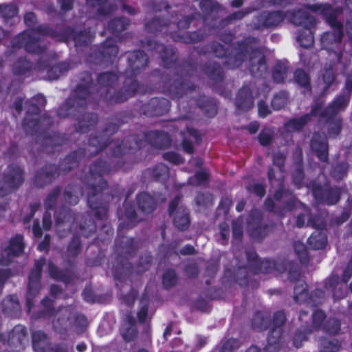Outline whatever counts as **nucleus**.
<instances>
[{
  "label": "nucleus",
  "mask_w": 352,
  "mask_h": 352,
  "mask_svg": "<svg viewBox=\"0 0 352 352\" xmlns=\"http://www.w3.org/2000/svg\"><path fill=\"white\" fill-rule=\"evenodd\" d=\"M170 106V102L168 99L155 97L143 103L140 107L139 113L147 117H160L168 113Z\"/></svg>",
  "instance_id": "25"
},
{
  "label": "nucleus",
  "mask_w": 352,
  "mask_h": 352,
  "mask_svg": "<svg viewBox=\"0 0 352 352\" xmlns=\"http://www.w3.org/2000/svg\"><path fill=\"white\" fill-rule=\"evenodd\" d=\"M148 143L157 148L165 149L171 144L169 134L164 131H148L125 137L111 149L112 157L117 158L126 153H133L144 147Z\"/></svg>",
  "instance_id": "5"
},
{
  "label": "nucleus",
  "mask_w": 352,
  "mask_h": 352,
  "mask_svg": "<svg viewBox=\"0 0 352 352\" xmlns=\"http://www.w3.org/2000/svg\"><path fill=\"white\" fill-rule=\"evenodd\" d=\"M20 309V304L16 295H9L2 302L3 312L8 315H12Z\"/></svg>",
  "instance_id": "57"
},
{
  "label": "nucleus",
  "mask_w": 352,
  "mask_h": 352,
  "mask_svg": "<svg viewBox=\"0 0 352 352\" xmlns=\"http://www.w3.org/2000/svg\"><path fill=\"white\" fill-rule=\"evenodd\" d=\"M308 187L311 189L314 199L319 204L334 206L338 204L341 199L342 189L338 186H331L329 183L322 185L312 181Z\"/></svg>",
  "instance_id": "15"
},
{
  "label": "nucleus",
  "mask_w": 352,
  "mask_h": 352,
  "mask_svg": "<svg viewBox=\"0 0 352 352\" xmlns=\"http://www.w3.org/2000/svg\"><path fill=\"white\" fill-rule=\"evenodd\" d=\"M175 69L172 78L163 87V92L173 100L182 98L197 88V85L190 80L197 70L193 63L189 60H184Z\"/></svg>",
  "instance_id": "8"
},
{
  "label": "nucleus",
  "mask_w": 352,
  "mask_h": 352,
  "mask_svg": "<svg viewBox=\"0 0 352 352\" xmlns=\"http://www.w3.org/2000/svg\"><path fill=\"white\" fill-rule=\"evenodd\" d=\"M341 348L342 344L336 338L329 339L325 337H322L320 339V352H339Z\"/></svg>",
  "instance_id": "55"
},
{
  "label": "nucleus",
  "mask_w": 352,
  "mask_h": 352,
  "mask_svg": "<svg viewBox=\"0 0 352 352\" xmlns=\"http://www.w3.org/2000/svg\"><path fill=\"white\" fill-rule=\"evenodd\" d=\"M206 34L201 30H198L192 32H186L183 34L173 32L171 38L176 42L186 44H193L201 42L205 39Z\"/></svg>",
  "instance_id": "37"
},
{
  "label": "nucleus",
  "mask_w": 352,
  "mask_h": 352,
  "mask_svg": "<svg viewBox=\"0 0 352 352\" xmlns=\"http://www.w3.org/2000/svg\"><path fill=\"white\" fill-rule=\"evenodd\" d=\"M111 171L110 163L98 158L90 164L88 172L81 179L85 184L87 205L99 220L107 217L109 201L113 199V195L106 192L108 183L104 178Z\"/></svg>",
  "instance_id": "3"
},
{
  "label": "nucleus",
  "mask_w": 352,
  "mask_h": 352,
  "mask_svg": "<svg viewBox=\"0 0 352 352\" xmlns=\"http://www.w3.org/2000/svg\"><path fill=\"white\" fill-rule=\"evenodd\" d=\"M310 146L320 162H329V144L324 135L315 133L311 140Z\"/></svg>",
  "instance_id": "29"
},
{
  "label": "nucleus",
  "mask_w": 352,
  "mask_h": 352,
  "mask_svg": "<svg viewBox=\"0 0 352 352\" xmlns=\"http://www.w3.org/2000/svg\"><path fill=\"white\" fill-rule=\"evenodd\" d=\"M40 41L38 36L29 30H24L12 39L11 45L13 49L23 48L28 53L41 55L46 51V47L41 45Z\"/></svg>",
  "instance_id": "19"
},
{
  "label": "nucleus",
  "mask_w": 352,
  "mask_h": 352,
  "mask_svg": "<svg viewBox=\"0 0 352 352\" xmlns=\"http://www.w3.org/2000/svg\"><path fill=\"white\" fill-rule=\"evenodd\" d=\"M130 25V21L122 16L115 17L111 19L107 24L109 32L113 35H118L127 29Z\"/></svg>",
  "instance_id": "52"
},
{
  "label": "nucleus",
  "mask_w": 352,
  "mask_h": 352,
  "mask_svg": "<svg viewBox=\"0 0 352 352\" xmlns=\"http://www.w3.org/2000/svg\"><path fill=\"white\" fill-rule=\"evenodd\" d=\"M174 226L179 231H186L191 224L190 213L188 208L180 206L172 216Z\"/></svg>",
  "instance_id": "34"
},
{
  "label": "nucleus",
  "mask_w": 352,
  "mask_h": 352,
  "mask_svg": "<svg viewBox=\"0 0 352 352\" xmlns=\"http://www.w3.org/2000/svg\"><path fill=\"white\" fill-rule=\"evenodd\" d=\"M344 31L334 30L326 32L322 34L320 38L322 48L332 52L338 60H340L343 55L344 48L342 38Z\"/></svg>",
  "instance_id": "24"
},
{
  "label": "nucleus",
  "mask_w": 352,
  "mask_h": 352,
  "mask_svg": "<svg viewBox=\"0 0 352 352\" xmlns=\"http://www.w3.org/2000/svg\"><path fill=\"white\" fill-rule=\"evenodd\" d=\"M297 202L298 199L293 191L285 188L281 183L274 193L273 198H266L264 208L267 212L283 216L288 212L293 211L296 207Z\"/></svg>",
  "instance_id": "10"
},
{
  "label": "nucleus",
  "mask_w": 352,
  "mask_h": 352,
  "mask_svg": "<svg viewBox=\"0 0 352 352\" xmlns=\"http://www.w3.org/2000/svg\"><path fill=\"white\" fill-rule=\"evenodd\" d=\"M286 271L288 272V279L290 282H296L295 285H296L298 282L302 281L299 279L301 272L298 264L296 261L289 260L281 261V266L280 268H278V272L283 273Z\"/></svg>",
  "instance_id": "38"
},
{
  "label": "nucleus",
  "mask_w": 352,
  "mask_h": 352,
  "mask_svg": "<svg viewBox=\"0 0 352 352\" xmlns=\"http://www.w3.org/2000/svg\"><path fill=\"white\" fill-rule=\"evenodd\" d=\"M24 237L21 234H16L11 237L9 244L0 256V265L8 266L14 258L19 256L25 249Z\"/></svg>",
  "instance_id": "26"
},
{
  "label": "nucleus",
  "mask_w": 352,
  "mask_h": 352,
  "mask_svg": "<svg viewBox=\"0 0 352 352\" xmlns=\"http://www.w3.org/2000/svg\"><path fill=\"white\" fill-rule=\"evenodd\" d=\"M258 38L253 36L245 37L237 41L232 52L220 43H210V48L214 56L219 58H226V65L230 69L241 67L249 56V71L254 77H262L267 70L266 57L260 47H252Z\"/></svg>",
  "instance_id": "2"
},
{
  "label": "nucleus",
  "mask_w": 352,
  "mask_h": 352,
  "mask_svg": "<svg viewBox=\"0 0 352 352\" xmlns=\"http://www.w3.org/2000/svg\"><path fill=\"white\" fill-rule=\"evenodd\" d=\"M32 345L35 352H70L66 343L52 344L49 342L47 335L41 330L32 332Z\"/></svg>",
  "instance_id": "23"
},
{
  "label": "nucleus",
  "mask_w": 352,
  "mask_h": 352,
  "mask_svg": "<svg viewBox=\"0 0 352 352\" xmlns=\"http://www.w3.org/2000/svg\"><path fill=\"white\" fill-rule=\"evenodd\" d=\"M126 220L120 223L118 228V236L115 239L114 252L116 254L113 264L112 273L115 280L123 282L132 272L133 265L129 261L138 250V242L133 237L125 236V230L131 229L138 223V214L135 206L123 203Z\"/></svg>",
  "instance_id": "4"
},
{
  "label": "nucleus",
  "mask_w": 352,
  "mask_h": 352,
  "mask_svg": "<svg viewBox=\"0 0 352 352\" xmlns=\"http://www.w3.org/2000/svg\"><path fill=\"white\" fill-rule=\"evenodd\" d=\"M33 65L25 57L21 56L14 63L12 71L14 75L17 76H25L30 74L32 69Z\"/></svg>",
  "instance_id": "51"
},
{
  "label": "nucleus",
  "mask_w": 352,
  "mask_h": 352,
  "mask_svg": "<svg viewBox=\"0 0 352 352\" xmlns=\"http://www.w3.org/2000/svg\"><path fill=\"white\" fill-rule=\"evenodd\" d=\"M289 100V92L285 90H280L276 93L271 101V106L274 110L278 111L284 108Z\"/></svg>",
  "instance_id": "60"
},
{
  "label": "nucleus",
  "mask_w": 352,
  "mask_h": 352,
  "mask_svg": "<svg viewBox=\"0 0 352 352\" xmlns=\"http://www.w3.org/2000/svg\"><path fill=\"white\" fill-rule=\"evenodd\" d=\"M286 321L287 316L283 310L276 311L271 317V326L267 338V343L268 346L273 347L274 350L279 349Z\"/></svg>",
  "instance_id": "22"
},
{
  "label": "nucleus",
  "mask_w": 352,
  "mask_h": 352,
  "mask_svg": "<svg viewBox=\"0 0 352 352\" xmlns=\"http://www.w3.org/2000/svg\"><path fill=\"white\" fill-rule=\"evenodd\" d=\"M168 25V23L164 18L156 16L145 23V29L149 32L155 33L162 32L163 28Z\"/></svg>",
  "instance_id": "59"
},
{
  "label": "nucleus",
  "mask_w": 352,
  "mask_h": 352,
  "mask_svg": "<svg viewBox=\"0 0 352 352\" xmlns=\"http://www.w3.org/2000/svg\"><path fill=\"white\" fill-rule=\"evenodd\" d=\"M282 10L263 12L254 16L250 23L252 30L263 31L276 28L286 17L289 19L291 12Z\"/></svg>",
  "instance_id": "18"
},
{
  "label": "nucleus",
  "mask_w": 352,
  "mask_h": 352,
  "mask_svg": "<svg viewBox=\"0 0 352 352\" xmlns=\"http://www.w3.org/2000/svg\"><path fill=\"white\" fill-rule=\"evenodd\" d=\"M47 272L50 277L56 281H61L65 284H69L72 281L71 276L51 261L47 263Z\"/></svg>",
  "instance_id": "49"
},
{
  "label": "nucleus",
  "mask_w": 352,
  "mask_h": 352,
  "mask_svg": "<svg viewBox=\"0 0 352 352\" xmlns=\"http://www.w3.org/2000/svg\"><path fill=\"white\" fill-rule=\"evenodd\" d=\"M86 155L85 148H79L67 155L58 165L46 164L36 170L34 178V185L38 188H43L50 184L60 174H65L77 167L81 159Z\"/></svg>",
  "instance_id": "9"
},
{
  "label": "nucleus",
  "mask_w": 352,
  "mask_h": 352,
  "mask_svg": "<svg viewBox=\"0 0 352 352\" xmlns=\"http://www.w3.org/2000/svg\"><path fill=\"white\" fill-rule=\"evenodd\" d=\"M338 73L335 68V64L326 63L321 70L320 78L324 84L322 94H325L329 89L336 82Z\"/></svg>",
  "instance_id": "39"
},
{
  "label": "nucleus",
  "mask_w": 352,
  "mask_h": 352,
  "mask_svg": "<svg viewBox=\"0 0 352 352\" xmlns=\"http://www.w3.org/2000/svg\"><path fill=\"white\" fill-rule=\"evenodd\" d=\"M41 304L43 309L34 313V318L36 319L50 318L56 315V311L54 307V300L45 296L41 300Z\"/></svg>",
  "instance_id": "45"
},
{
  "label": "nucleus",
  "mask_w": 352,
  "mask_h": 352,
  "mask_svg": "<svg viewBox=\"0 0 352 352\" xmlns=\"http://www.w3.org/2000/svg\"><path fill=\"white\" fill-rule=\"evenodd\" d=\"M72 39L76 47H85L90 42V34L87 30L72 31Z\"/></svg>",
  "instance_id": "62"
},
{
  "label": "nucleus",
  "mask_w": 352,
  "mask_h": 352,
  "mask_svg": "<svg viewBox=\"0 0 352 352\" xmlns=\"http://www.w3.org/2000/svg\"><path fill=\"white\" fill-rule=\"evenodd\" d=\"M98 52L101 60L108 61L118 55V47L116 44L107 41L101 45Z\"/></svg>",
  "instance_id": "53"
},
{
  "label": "nucleus",
  "mask_w": 352,
  "mask_h": 352,
  "mask_svg": "<svg viewBox=\"0 0 352 352\" xmlns=\"http://www.w3.org/2000/svg\"><path fill=\"white\" fill-rule=\"evenodd\" d=\"M311 333V329L305 326L301 322L300 327L298 328L293 337V344L296 348H300L302 345V342L306 341L307 336Z\"/></svg>",
  "instance_id": "58"
},
{
  "label": "nucleus",
  "mask_w": 352,
  "mask_h": 352,
  "mask_svg": "<svg viewBox=\"0 0 352 352\" xmlns=\"http://www.w3.org/2000/svg\"><path fill=\"white\" fill-rule=\"evenodd\" d=\"M36 67L38 71L47 69V77L50 80H57L62 76H65L71 69V64L69 62L62 61L49 67L48 62L43 57H40L36 62Z\"/></svg>",
  "instance_id": "28"
},
{
  "label": "nucleus",
  "mask_w": 352,
  "mask_h": 352,
  "mask_svg": "<svg viewBox=\"0 0 352 352\" xmlns=\"http://www.w3.org/2000/svg\"><path fill=\"white\" fill-rule=\"evenodd\" d=\"M324 292L320 289H315L309 294L307 284L300 281L294 288V300L296 303L305 304L310 307H317L322 303Z\"/></svg>",
  "instance_id": "21"
},
{
  "label": "nucleus",
  "mask_w": 352,
  "mask_h": 352,
  "mask_svg": "<svg viewBox=\"0 0 352 352\" xmlns=\"http://www.w3.org/2000/svg\"><path fill=\"white\" fill-rule=\"evenodd\" d=\"M128 118L129 116L124 115L122 113H117L111 118L113 121L107 123L99 135H89L88 144L95 148L94 154L104 150L111 143V136L128 122Z\"/></svg>",
  "instance_id": "12"
},
{
  "label": "nucleus",
  "mask_w": 352,
  "mask_h": 352,
  "mask_svg": "<svg viewBox=\"0 0 352 352\" xmlns=\"http://www.w3.org/2000/svg\"><path fill=\"white\" fill-rule=\"evenodd\" d=\"M271 326V314L267 311H256L252 318V327L258 331H265Z\"/></svg>",
  "instance_id": "40"
},
{
  "label": "nucleus",
  "mask_w": 352,
  "mask_h": 352,
  "mask_svg": "<svg viewBox=\"0 0 352 352\" xmlns=\"http://www.w3.org/2000/svg\"><path fill=\"white\" fill-rule=\"evenodd\" d=\"M281 261H271L270 259H265L259 261L258 265L256 266L252 271L253 274H258L260 273L270 274L274 271L278 272V268H280Z\"/></svg>",
  "instance_id": "48"
},
{
  "label": "nucleus",
  "mask_w": 352,
  "mask_h": 352,
  "mask_svg": "<svg viewBox=\"0 0 352 352\" xmlns=\"http://www.w3.org/2000/svg\"><path fill=\"white\" fill-rule=\"evenodd\" d=\"M197 106L208 118H214L218 112V104L214 98L199 96L195 100Z\"/></svg>",
  "instance_id": "35"
},
{
  "label": "nucleus",
  "mask_w": 352,
  "mask_h": 352,
  "mask_svg": "<svg viewBox=\"0 0 352 352\" xmlns=\"http://www.w3.org/2000/svg\"><path fill=\"white\" fill-rule=\"evenodd\" d=\"M27 336L28 331L25 327L16 325L8 333V344L21 345Z\"/></svg>",
  "instance_id": "47"
},
{
  "label": "nucleus",
  "mask_w": 352,
  "mask_h": 352,
  "mask_svg": "<svg viewBox=\"0 0 352 352\" xmlns=\"http://www.w3.org/2000/svg\"><path fill=\"white\" fill-rule=\"evenodd\" d=\"M201 70L214 84L222 83L224 80L223 69L215 61L206 63L202 66Z\"/></svg>",
  "instance_id": "33"
},
{
  "label": "nucleus",
  "mask_w": 352,
  "mask_h": 352,
  "mask_svg": "<svg viewBox=\"0 0 352 352\" xmlns=\"http://www.w3.org/2000/svg\"><path fill=\"white\" fill-rule=\"evenodd\" d=\"M0 6V16L3 18L5 23H8L10 19L14 18L19 13V9L15 5L1 3Z\"/></svg>",
  "instance_id": "64"
},
{
  "label": "nucleus",
  "mask_w": 352,
  "mask_h": 352,
  "mask_svg": "<svg viewBox=\"0 0 352 352\" xmlns=\"http://www.w3.org/2000/svg\"><path fill=\"white\" fill-rule=\"evenodd\" d=\"M138 209L144 214L152 213L157 208V200L146 192H140L136 195Z\"/></svg>",
  "instance_id": "36"
},
{
  "label": "nucleus",
  "mask_w": 352,
  "mask_h": 352,
  "mask_svg": "<svg viewBox=\"0 0 352 352\" xmlns=\"http://www.w3.org/2000/svg\"><path fill=\"white\" fill-rule=\"evenodd\" d=\"M350 102V96L340 94L337 96L324 109L322 107L324 101L315 100L308 113L310 120L312 116H318L320 120L328 124L327 133L331 138H336L342 131V118L339 115L340 111H344Z\"/></svg>",
  "instance_id": "6"
},
{
  "label": "nucleus",
  "mask_w": 352,
  "mask_h": 352,
  "mask_svg": "<svg viewBox=\"0 0 352 352\" xmlns=\"http://www.w3.org/2000/svg\"><path fill=\"white\" fill-rule=\"evenodd\" d=\"M263 213L256 208L252 209L250 212L247 226L250 236L255 241L261 242L270 232H272L274 223H262Z\"/></svg>",
  "instance_id": "17"
},
{
  "label": "nucleus",
  "mask_w": 352,
  "mask_h": 352,
  "mask_svg": "<svg viewBox=\"0 0 352 352\" xmlns=\"http://www.w3.org/2000/svg\"><path fill=\"white\" fill-rule=\"evenodd\" d=\"M179 282V276L176 271L173 268L166 269L162 277V283L164 289L170 290L175 287Z\"/></svg>",
  "instance_id": "54"
},
{
  "label": "nucleus",
  "mask_w": 352,
  "mask_h": 352,
  "mask_svg": "<svg viewBox=\"0 0 352 352\" xmlns=\"http://www.w3.org/2000/svg\"><path fill=\"white\" fill-rule=\"evenodd\" d=\"M80 220L79 229L80 234L85 238L91 236L96 231V224L87 214H76L71 208L60 207L55 214L56 225L65 223L74 224Z\"/></svg>",
  "instance_id": "13"
},
{
  "label": "nucleus",
  "mask_w": 352,
  "mask_h": 352,
  "mask_svg": "<svg viewBox=\"0 0 352 352\" xmlns=\"http://www.w3.org/2000/svg\"><path fill=\"white\" fill-rule=\"evenodd\" d=\"M310 122L309 114H304L299 118H294L284 124V128L287 132L300 131Z\"/></svg>",
  "instance_id": "46"
},
{
  "label": "nucleus",
  "mask_w": 352,
  "mask_h": 352,
  "mask_svg": "<svg viewBox=\"0 0 352 352\" xmlns=\"http://www.w3.org/2000/svg\"><path fill=\"white\" fill-rule=\"evenodd\" d=\"M97 82L101 87L105 88V91L114 87L118 83L119 76L114 72H104L97 76Z\"/></svg>",
  "instance_id": "43"
},
{
  "label": "nucleus",
  "mask_w": 352,
  "mask_h": 352,
  "mask_svg": "<svg viewBox=\"0 0 352 352\" xmlns=\"http://www.w3.org/2000/svg\"><path fill=\"white\" fill-rule=\"evenodd\" d=\"M142 45L146 50L160 54L164 67L170 69L175 65L176 61L178 59L176 48L172 46L164 45L153 38H147L146 41H142Z\"/></svg>",
  "instance_id": "20"
},
{
  "label": "nucleus",
  "mask_w": 352,
  "mask_h": 352,
  "mask_svg": "<svg viewBox=\"0 0 352 352\" xmlns=\"http://www.w3.org/2000/svg\"><path fill=\"white\" fill-rule=\"evenodd\" d=\"M127 61L126 77L136 79V76L148 66V56L143 50H137L129 54Z\"/></svg>",
  "instance_id": "27"
},
{
  "label": "nucleus",
  "mask_w": 352,
  "mask_h": 352,
  "mask_svg": "<svg viewBox=\"0 0 352 352\" xmlns=\"http://www.w3.org/2000/svg\"><path fill=\"white\" fill-rule=\"evenodd\" d=\"M25 116L22 120V127L26 135H42L53 125V119L47 113L40 116L41 108L47 104V100L42 94H37L25 102Z\"/></svg>",
  "instance_id": "7"
},
{
  "label": "nucleus",
  "mask_w": 352,
  "mask_h": 352,
  "mask_svg": "<svg viewBox=\"0 0 352 352\" xmlns=\"http://www.w3.org/2000/svg\"><path fill=\"white\" fill-rule=\"evenodd\" d=\"M254 97L249 86L243 85L239 90L236 99L235 107L237 111L246 112L253 107Z\"/></svg>",
  "instance_id": "31"
},
{
  "label": "nucleus",
  "mask_w": 352,
  "mask_h": 352,
  "mask_svg": "<svg viewBox=\"0 0 352 352\" xmlns=\"http://www.w3.org/2000/svg\"><path fill=\"white\" fill-rule=\"evenodd\" d=\"M294 81L302 89L304 94L311 93L310 76L305 72L304 69L298 68L295 70L294 73Z\"/></svg>",
  "instance_id": "42"
},
{
  "label": "nucleus",
  "mask_w": 352,
  "mask_h": 352,
  "mask_svg": "<svg viewBox=\"0 0 352 352\" xmlns=\"http://www.w3.org/2000/svg\"><path fill=\"white\" fill-rule=\"evenodd\" d=\"M289 65L287 63L278 60L272 69V78L274 83L283 84L287 78Z\"/></svg>",
  "instance_id": "44"
},
{
  "label": "nucleus",
  "mask_w": 352,
  "mask_h": 352,
  "mask_svg": "<svg viewBox=\"0 0 352 352\" xmlns=\"http://www.w3.org/2000/svg\"><path fill=\"white\" fill-rule=\"evenodd\" d=\"M145 172L156 182L166 180L169 176V168L164 163H158Z\"/></svg>",
  "instance_id": "50"
},
{
  "label": "nucleus",
  "mask_w": 352,
  "mask_h": 352,
  "mask_svg": "<svg viewBox=\"0 0 352 352\" xmlns=\"http://www.w3.org/2000/svg\"><path fill=\"white\" fill-rule=\"evenodd\" d=\"M45 262L43 256L35 260L34 267L30 272L25 294V306L28 311L34 307V299L41 290L42 271Z\"/></svg>",
  "instance_id": "14"
},
{
  "label": "nucleus",
  "mask_w": 352,
  "mask_h": 352,
  "mask_svg": "<svg viewBox=\"0 0 352 352\" xmlns=\"http://www.w3.org/2000/svg\"><path fill=\"white\" fill-rule=\"evenodd\" d=\"M82 241L80 237L77 235H74L71 241L69 242L66 250V260L65 262L69 266L74 265V262L72 258H76L82 251Z\"/></svg>",
  "instance_id": "41"
},
{
  "label": "nucleus",
  "mask_w": 352,
  "mask_h": 352,
  "mask_svg": "<svg viewBox=\"0 0 352 352\" xmlns=\"http://www.w3.org/2000/svg\"><path fill=\"white\" fill-rule=\"evenodd\" d=\"M62 188L60 186H55L47 195L44 200V207L46 212L52 210L54 208L57 199L61 192Z\"/></svg>",
  "instance_id": "61"
},
{
  "label": "nucleus",
  "mask_w": 352,
  "mask_h": 352,
  "mask_svg": "<svg viewBox=\"0 0 352 352\" xmlns=\"http://www.w3.org/2000/svg\"><path fill=\"white\" fill-rule=\"evenodd\" d=\"M76 85L69 96L58 107L56 115L60 118L72 117L77 121L76 132L87 133L94 129L98 122V115L85 112L89 100L93 97L96 85L92 74L83 71L76 76Z\"/></svg>",
  "instance_id": "1"
},
{
  "label": "nucleus",
  "mask_w": 352,
  "mask_h": 352,
  "mask_svg": "<svg viewBox=\"0 0 352 352\" xmlns=\"http://www.w3.org/2000/svg\"><path fill=\"white\" fill-rule=\"evenodd\" d=\"M307 243L309 247L313 250H322L327 245V237L322 232H315L308 238Z\"/></svg>",
  "instance_id": "56"
},
{
  "label": "nucleus",
  "mask_w": 352,
  "mask_h": 352,
  "mask_svg": "<svg viewBox=\"0 0 352 352\" xmlns=\"http://www.w3.org/2000/svg\"><path fill=\"white\" fill-rule=\"evenodd\" d=\"M67 141L65 134L54 131L51 134L43 135L41 147L42 149L49 154H53L59 151L63 145Z\"/></svg>",
  "instance_id": "30"
},
{
  "label": "nucleus",
  "mask_w": 352,
  "mask_h": 352,
  "mask_svg": "<svg viewBox=\"0 0 352 352\" xmlns=\"http://www.w3.org/2000/svg\"><path fill=\"white\" fill-rule=\"evenodd\" d=\"M289 21L295 25L302 27L297 36L300 46L305 49L312 47L314 43L313 30L316 25V19L307 11L298 10L291 12Z\"/></svg>",
  "instance_id": "11"
},
{
  "label": "nucleus",
  "mask_w": 352,
  "mask_h": 352,
  "mask_svg": "<svg viewBox=\"0 0 352 352\" xmlns=\"http://www.w3.org/2000/svg\"><path fill=\"white\" fill-rule=\"evenodd\" d=\"M195 202L197 206L209 208L214 204L213 195L209 192H199L195 197Z\"/></svg>",
  "instance_id": "63"
},
{
  "label": "nucleus",
  "mask_w": 352,
  "mask_h": 352,
  "mask_svg": "<svg viewBox=\"0 0 352 352\" xmlns=\"http://www.w3.org/2000/svg\"><path fill=\"white\" fill-rule=\"evenodd\" d=\"M140 89L139 82L133 78H125L123 86L110 94L109 90L100 95L102 100L107 104H121L133 97Z\"/></svg>",
  "instance_id": "16"
},
{
  "label": "nucleus",
  "mask_w": 352,
  "mask_h": 352,
  "mask_svg": "<svg viewBox=\"0 0 352 352\" xmlns=\"http://www.w3.org/2000/svg\"><path fill=\"white\" fill-rule=\"evenodd\" d=\"M325 318V313L320 309L316 310L313 313L311 316L312 321L311 323L309 322L310 317L308 311L302 310L300 311L298 316L299 321L302 322L305 326L309 327L311 329V332L313 331L318 330L321 327Z\"/></svg>",
  "instance_id": "32"
}]
</instances>
